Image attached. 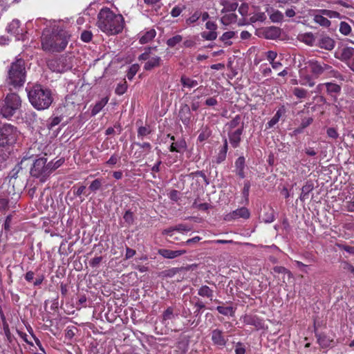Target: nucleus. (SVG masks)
Segmentation results:
<instances>
[{
  "mask_svg": "<svg viewBox=\"0 0 354 354\" xmlns=\"http://www.w3.org/2000/svg\"><path fill=\"white\" fill-rule=\"evenodd\" d=\"M277 53L275 51L269 50L266 53L267 59L270 62V63L274 61L275 59L277 58Z\"/></svg>",
  "mask_w": 354,
  "mask_h": 354,
  "instance_id": "nucleus-54",
  "label": "nucleus"
},
{
  "mask_svg": "<svg viewBox=\"0 0 354 354\" xmlns=\"http://www.w3.org/2000/svg\"><path fill=\"white\" fill-rule=\"evenodd\" d=\"M201 17V13L199 12H194L190 17H189L186 22L188 25H190L199 19Z\"/></svg>",
  "mask_w": 354,
  "mask_h": 354,
  "instance_id": "nucleus-46",
  "label": "nucleus"
},
{
  "mask_svg": "<svg viewBox=\"0 0 354 354\" xmlns=\"http://www.w3.org/2000/svg\"><path fill=\"white\" fill-rule=\"evenodd\" d=\"M284 15L283 14L278 10H274L272 9L271 12L270 13V19L273 23H280L283 21Z\"/></svg>",
  "mask_w": 354,
  "mask_h": 354,
  "instance_id": "nucleus-24",
  "label": "nucleus"
},
{
  "mask_svg": "<svg viewBox=\"0 0 354 354\" xmlns=\"http://www.w3.org/2000/svg\"><path fill=\"white\" fill-rule=\"evenodd\" d=\"M174 229L178 232H188L191 230L189 227L184 224H179L174 227Z\"/></svg>",
  "mask_w": 354,
  "mask_h": 354,
  "instance_id": "nucleus-56",
  "label": "nucleus"
},
{
  "mask_svg": "<svg viewBox=\"0 0 354 354\" xmlns=\"http://www.w3.org/2000/svg\"><path fill=\"white\" fill-rule=\"evenodd\" d=\"M151 133V130L149 127H140L138 131V136H145L149 135Z\"/></svg>",
  "mask_w": 354,
  "mask_h": 354,
  "instance_id": "nucleus-50",
  "label": "nucleus"
},
{
  "mask_svg": "<svg viewBox=\"0 0 354 354\" xmlns=\"http://www.w3.org/2000/svg\"><path fill=\"white\" fill-rule=\"evenodd\" d=\"M217 36L216 31H204L201 32V37L207 41H214L216 39Z\"/></svg>",
  "mask_w": 354,
  "mask_h": 354,
  "instance_id": "nucleus-32",
  "label": "nucleus"
},
{
  "mask_svg": "<svg viewBox=\"0 0 354 354\" xmlns=\"http://www.w3.org/2000/svg\"><path fill=\"white\" fill-rule=\"evenodd\" d=\"M221 23L225 26H228L236 21V15L234 13H227L221 19Z\"/></svg>",
  "mask_w": 354,
  "mask_h": 354,
  "instance_id": "nucleus-28",
  "label": "nucleus"
},
{
  "mask_svg": "<svg viewBox=\"0 0 354 354\" xmlns=\"http://www.w3.org/2000/svg\"><path fill=\"white\" fill-rule=\"evenodd\" d=\"M245 348L241 343H238L236 345L235 348V354H245Z\"/></svg>",
  "mask_w": 354,
  "mask_h": 354,
  "instance_id": "nucleus-57",
  "label": "nucleus"
},
{
  "mask_svg": "<svg viewBox=\"0 0 354 354\" xmlns=\"http://www.w3.org/2000/svg\"><path fill=\"white\" fill-rule=\"evenodd\" d=\"M263 220L265 223H272V221H274V216L273 214V210L270 209L268 212H266L263 217Z\"/></svg>",
  "mask_w": 354,
  "mask_h": 354,
  "instance_id": "nucleus-43",
  "label": "nucleus"
},
{
  "mask_svg": "<svg viewBox=\"0 0 354 354\" xmlns=\"http://www.w3.org/2000/svg\"><path fill=\"white\" fill-rule=\"evenodd\" d=\"M64 159H59L57 160H56L55 162H53V161H51V162H49V166L50 168V171H51V173L55 171V169H57V168H59L63 163H64Z\"/></svg>",
  "mask_w": 354,
  "mask_h": 354,
  "instance_id": "nucleus-42",
  "label": "nucleus"
},
{
  "mask_svg": "<svg viewBox=\"0 0 354 354\" xmlns=\"http://www.w3.org/2000/svg\"><path fill=\"white\" fill-rule=\"evenodd\" d=\"M216 310L219 313L223 315H232L233 313V308L232 306H218L216 308Z\"/></svg>",
  "mask_w": 354,
  "mask_h": 354,
  "instance_id": "nucleus-35",
  "label": "nucleus"
},
{
  "mask_svg": "<svg viewBox=\"0 0 354 354\" xmlns=\"http://www.w3.org/2000/svg\"><path fill=\"white\" fill-rule=\"evenodd\" d=\"M190 109L187 106H185L183 109H182L180 112V119L183 124H188L190 120Z\"/></svg>",
  "mask_w": 354,
  "mask_h": 354,
  "instance_id": "nucleus-29",
  "label": "nucleus"
},
{
  "mask_svg": "<svg viewBox=\"0 0 354 354\" xmlns=\"http://www.w3.org/2000/svg\"><path fill=\"white\" fill-rule=\"evenodd\" d=\"M210 135H211V131H209V129L208 128H205L204 129H203V131L199 134V136L198 137V141L202 142L206 140L207 139H208V138L210 136Z\"/></svg>",
  "mask_w": 354,
  "mask_h": 354,
  "instance_id": "nucleus-38",
  "label": "nucleus"
},
{
  "mask_svg": "<svg viewBox=\"0 0 354 354\" xmlns=\"http://www.w3.org/2000/svg\"><path fill=\"white\" fill-rule=\"evenodd\" d=\"M50 167L49 163H47V158L44 157L37 158L30 169V174L41 182H45L52 174Z\"/></svg>",
  "mask_w": 354,
  "mask_h": 354,
  "instance_id": "nucleus-6",
  "label": "nucleus"
},
{
  "mask_svg": "<svg viewBox=\"0 0 354 354\" xmlns=\"http://www.w3.org/2000/svg\"><path fill=\"white\" fill-rule=\"evenodd\" d=\"M174 317V309L172 307H168L162 314L163 321L171 319Z\"/></svg>",
  "mask_w": 354,
  "mask_h": 354,
  "instance_id": "nucleus-41",
  "label": "nucleus"
},
{
  "mask_svg": "<svg viewBox=\"0 0 354 354\" xmlns=\"http://www.w3.org/2000/svg\"><path fill=\"white\" fill-rule=\"evenodd\" d=\"M242 133L243 130H241V128L227 133L229 141L234 148H236L239 146Z\"/></svg>",
  "mask_w": 354,
  "mask_h": 354,
  "instance_id": "nucleus-14",
  "label": "nucleus"
},
{
  "mask_svg": "<svg viewBox=\"0 0 354 354\" xmlns=\"http://www.w3.org/2000/svg\"><path fill=\"white\" fill-rule=\"evenodd\" d=\"M335 57L340 61L344 62L347 66L354 72V48L352 47L343 46L339 48Z\"/></svg>",
  "mask_w": 354,
  "mask_h": 354,
  "instance_id": "nucleus-10",
  "label": "nucleus"
},
{
  "mask_svg": "<svg viewBox=\"0 0 354 354\" xmlns=\"http://www.w3.org/2000/svg\"><path fill=\"white\" fill-rule=\"evenodd\" d=\"M324 73L335 77L339 74L331 66L316 59H310L305 63V66L301 68L299 71V84L312 87L315 84L314 77H318Z\"/></svg>",
  "mask_w": 354,
  "mask_h": 354,
  "instance_id": "nucleus-2",
  "label": "nucleus"
},
{
  "mask_svg": "<svg viewBox=\"0 0 354 354\" xmlns=\"http://www.w3.org/2000/svg\"><path fill=\"white\" fill-rule=\"evenodd\" d=\"M28 97L30 104L37 110L48 109L53 101L51 91L40 84L33 86L28 91Z\"/></svg>",
  "mask_w": 354,
  "mask_h": 354,
  "instance_id": "nucleus-4",
  "label": "nucleus"
},
{
  "mask_svg": "<svg viewBox=\"0 0 354 354\" xmlns=\"http://www.w3.org/2000/svg\"><path fill=\"white\" fill-rule=\"evenodd\" d=\"M102 258L101 257H97L93 259H92L90 261V265L92 267H96L101 261Z\"/></svg>",
  "mask_w": 354,
  "mask_h": 354,
  "instance_id": "nucleus-63",
  "label": "nucleus"
},
{
  "mask_svg": "<svg viewBox=\"0 0 354 354\" xmlns=\"http://www.w3.org/2000/svg\"><path fill=\"white\" fill-rule=\"evenodd\" d=\"M124 219L128 223H131L133 220V214L131 212H126L124 215Z\"/></svg>",
  "mask_w": 354,
  "mask_h": 354,
  "instance_id": "nucleus-59",
  "label": "nucleus"
},
{
  "mask_svg": "<svg viewBox=\"0 0 354 354\" xmlns=\"http://www.w3.org/2000/svg\"><path fill=\"white\" fill-rule=\"evenodd\" d=\"M35 25L38 28L41 25L46 26L41 37V47L44 50L60 52L66 48L71 34L63 23L37 19L35 21Z\"/></svg>",
  "mask_w": 354,
  "mask_h": 354,
  "instance_id": "nucleus-1",
  "label": "nucleus"
},
{
  "mask_svg": "<svg viewBox=\"0 0 354 354\" xmlns=\"http://www.w3.org/2000/svg\"><path fill=\"white\" fill-rule=\"evenodd\" d=\"M120 160V157L118 155H113L111 158L106 161V165L109 166H113L116 165Z\"/></svg>",
  "mask_w": 354,
  "mask_h": 354,
  "instance_id": "nucleus-47",
  "label": "nucleus"
},
{
  "mask_svg": "<svg viewBox=\"0 0 354 354\" xmlns=\"http://www.w3.org/2000/svg\"><path fill=\"white\" fill-rule=\"evenodd\" d=\"M285 15L287 17L291 18L295 16L296 12L295 9L292 7L290 8L286 9L285 12Z\"/></svg>",
  "mask_w": 354,
  "mask_h": 354,
  "instance_id": "nucleus-64",
  "label": "nucleus"
},
{
  "mask_svg": "<svg viewBox=\"0 0 354 354\" xmlns=\"http://www.w3.org/2000/svg\"><path fill=\"white\" fill-rule=\"evenodd\" d=\"M198 295L201 297H206L212 299L213 297V290L207 286H202L198 290Z\"/></svg>",
  "mask_w": 354,
  "mask_h": 354,
  "instance_id": "nucleus-27",
  "label": "nucleus"
},
{
  "mask_svg": "<svg viewBox=\"0 0 354 354\" xmlns=\"http://www.w3.org/2000/svg\"><path fill=\"white\" fill-rule=\"evenodd\" d=\"M327 136L333 139H336L339 136L337 130L333 127H329L326 131Z\"/></svg>",
  "mask_w": 354,
  "mask_h": 354,
  "instance_id": "nucleus-48",
  "label": "nucleus"
},
{
  "mask_svg": "<svg viewBox=\"0 0 354 354\" xmlns=\"http://www.w3.org/2000/svg\"><path fill=\"white\" fill-rule=\"evenodd\" d=\"M186 253L184 250H171L168 249L159 250L158 254L167 259H174Z\"/></svg>",
  "mask_w": 354,
  "mask_h": 354,
  "instance_id": "nucleus-16",
  "label": "nucleus"
},
{
  "mask_svg": "<svg viewBox=\"0 0 354 354\" xmlns=\"http://www.w3.org/2000/svg\"><path fill=\"white\" fill-rule=\"evenodd\" d=\"M7 31L14 35L17 40H23L24 38V30L20 27L18 19H14L8 24Z\"/></svg>",
  "mask_w": 354,
  "mask_h": 354,
  "instance_id": "nucleus-12",
  "label": "nucleus"
},
{
  "mask_svg": "<svg viewBox=\"0 0 354 354\" xmlns=\"http://www.w3.org/2000/svg\"><path fill=\"white\" fill-rule=\"evenodd\" d=\"M299 39L304 44L313 46L316 44L317 41L315 37L312 32H306L299 35Z\"/></svg>",
  "mask_w": 354,
  "mask_h": 354,
  "instance_id": "nucleus-19",
  "label": "nucleus"
},
{
  "mask_svg": "<svg viewBox=\"0 0 354 354\" xmlns=\"http://www.w3.org/2000/svg\"><path fill=\"white\" fill-rule=\"evenodd\" d=\"M186 147L185 142L181 140L177 142H173L170 146V151L173 152H180L182 149Z\"/></svg>",
  "mask_w": 354,
  "mask_h": 354,
  "instance_id": "nucleus-30",
  "label": "nucleus"
},
{
  "mask_svg": "<svg viewBox=\"0 0 354 354\" xmlns=\"http://www.w3.org/2000/svg\"><path fill=\"white\" fill-rule=\"evenodd\" d=\"M180 82L184 87L189 88H194L198 85V82L195 80L183 75L180 78Z\"/></svg>",
  "mask_w": 354,
  "mask_h": 354,
  "instance_id": "nucleus-26",
  "label": "nucleus"
},
{
  "mask_svg": "<svg viewBox=\"0 0 354 354\" xmlns=\"http://www.w3.org/2000/svg\"><path fill=\"white\" fill-rule=\"evenodd\" d=\"M139 70V66L138 64H133L128 71L127 77L129 80H131Z\"/></svg>",
  "mask_w": 354,
  "mask_h": 354,
  "instance_id": "nucleus-37",
  "label": "nucleus"
},
{
  "mask_svg": "<svg viewBox=\"0 0 354 354\" xmlns=\"http://www.w3.org/2000/svg\"><path fill=\"white\" fill-rule=\"evenodd\" d=\"M169 198L174 201H178L179 199V192L177 190H172L169 193Z\"/></svg>",
  "mask_w": 354,
  "mask_h": 354,
  "instance_id": "nucleus-58",
  "label": "nucleus"
},
{
  "mask_svg": "<svg viewBox=\"0 0 354 354\" xmlns=\"http://www.w3.org/2000/svg\"><path fill=\"white\" fill-rule=\"evenodd\" d=\"M8 208V197L0 195V211H5Z\"/></svg>",
  "mask_w": 354,
  "mask_h": 354,
  "instance_id": "nucleus-40",
  "label": "nucleus"
},
{
  "mask_svg": "<svg viewBox=\"0 0 354 354\" xmlns=\"http://www.w3.org/2000/svg\"><path fill=\"white\" fill-rule=\"evenodd\" d=\"M313 121V119L312 118H304L301 123V130H297V132H300L302 129H305L306 127H308Z\"/></svg>",
  "mask_w": 354,
  "mask_h": 354,
  "instance_id": "nucleus-49",
  "label": "nucleus"
},
{
  "mask_svg": "<svg viewBox=\"0 0 354 354\" xmlns=\"http://www.w3.org/2000/svg\"><path fill=\"white\" fill-rule=\"evenodd\" d=\"M101 185H102L101 180L100 179H95L90 185L89 189L93 192H95L100 188Z\"/></svg>",
  "mask_w": 354,
  "mask_h": 354,
  "instance_id": "nucleus-44",
  "label": "nucleus"
},
{
  "mask_svg": "<svg viewBox=\"0 0 354 354\" xmlns=\"http://www.w3.org/2000/svg\"><path fill=\"white\" fill-rule=\"evenodd\" d=\"M324 88H326L327 92L329 93H337L341 89L339 85L330 82L320 84L317 86V89L319 91H322Z\"/></svg>",
  "mask_w": 354,
  "mask_h": 354,
  "instance_id": "nucleus-18",
  "label": "nucleus"
},
{
  "mask_svg": "<svg viewBox=\"0 0 354 354\" xmlns=\"http://www.w3.org/2000/svg\"><path fill=\"white\" fill-rule=\"evenodd\" d=\"M234 35L235 32L233 31L225 32L222 35L221 39L225 44L230 45L232 42H230L229 41L234 37Z\"/></svg>",
  "mask_w": 354,
  "mask_h": 354,
  "instance_id": "nucleus-36",
  "label": "nucleus"
},
{
  "mask_svg": "<svg viewBox=\"0 0 354 354\" xmlns=\"http://www.w3.org/2000/svg\"><path fill=\"white\" fill-rule=\"evenodd\" d=\"M193 207L199 210H207L209 208V204L206 203H198L195 201L193 204Z\"/></svg>",
  "mask_w": 354,
  "mask_h": 354,
  "instance_id": "nucleus-53",
  "label": "nucleus"
},
{
  "mask_svg": "<svg viewBox=\"0 0 354 354\" xmlns=\"http://www.w3.org/2000/svg\"><path fill=\"white\" fill-rule=\"evenodd\" d=\"M156 35V32L154 29H150L143 33L140 37V43L142 44H147L151 41Z\"/></svg>",
  "mask_w": 354,
  "mask_h": 354,
  "instance_id": "nucleus-21",
  "label": "nucleus"
},
{
  "mask_svg": "<svg viewBox=\"0 0 354 354\" xmlns=\"http://www.w3.org/2000/svg\"><path fill=\"white\" fill-rule=\"evenodd\" d=\"M315 46L326 50H332L335 46V41L329 36L322 35L317 41Z\"/></svg>",
  "mask_w": 354,
  "mask_h": 354,
  "instance_id": "nucleus-13",
  "label": "nucleus"
},
{
  "mask_svg": "<svg viewBox=\"0 0 354 354\" xmlns=\"http://www.w3.org/2000/svg\"><path fill=\"white\" fill-rule=\"evenodd\" d=\"M127 89V84L126 82H123L118 84L115 88V93L117 95H123Z\"/></svg>",
  "mask_w": 354,
  "mask_h": 354,
  "instance_id": "nucleus-39",
  "label": "nucleus"
},
{
  "mask_svg": "<svg viewBox=\"0 0 354 354\" xmlns=\"http://www.w3.org/2000/svg\"><path fill=\"white\" fill-rule=\"evenodd\" d=\"M161 59L158 56L149 57L148 61L145 64L144 68L147 71L151 70L152 68L159 66L160 64Z\"/></svg>",
  "mask_w": 354,
  "mask_h": 354,
  "instance_id": "nucleus-20",
  "label": "nucleus"
},
{
  "mask_svg": "<svg viewBox=\"0 0 354 354\" xmlns=\"http://www.w3.org/2000/svg\"><path fill=\"white\" fill-rule=\"evenodd\" d=\"M241 128V130L243 129V125L241 122V118L239 115H236L234 118L227 122L225 126V131L227 133L229 131H233L235 129H239Z\"/></svg>",
  "mask_w": 354,
  "mask_h": 354,
  "instance_id": "nucleus-15",
  "label": "nucleus"
},
{
  "mask_svg": "<svg viewBox=\"0 0 354 354\" xmlns=\"http://www.w3.org/2000/svg\"><path fill=\"white\" fill-rule=\"evenodd\" d=\"M12 218L11 216H8L3 224V227L6 231H9L10 229Z\"/></svg>",
  "mask_w": 354,
  "mask_h": 354,
  "instance_id": "nucleus-62",
  "label": "nucleus"
},
{
  "mask_svg": "<svg viewBox=\"0 0 354 354\" xmlns=\"http://www.w3.org/2000/svg\"><path fill=\"white\" fill-rule=\"evenodd\" d=\"M254 21L263 22L266 19V16L264 12H258L252 17Z\"/></svg>",
  "mask_w": 354,
  "mask_h": 354,
  "instance_id": "nucleus-52",
  "label": "nucleus"
},
{
  "mask_svg": "<svg viewBox=\"0 0 354 354\" xmlns=\"http://www.w3.org/2000/svg\"><path fill=\"white\" fill-rule=\"evenodd\" d=\"M236 170L239 169H244L245 167V158L243 156H241L237 158L235 162Z\"/></svg>",
  "mask_w": 354,
  "mask_h": 354,
  "instance_id": "nucleus-51",
  "label": "nucleus"
},
{
  "mask_svg": "<svg viewBox=\"0 0 354 354\" xmlns=\"http://www.w3.org/2000/svg\"><path fill=\"white\" fill-rule=\"evenodd\" d=\"M309 15L313 17L315 23L324 28H328L331 24V22L328 18L339 17V12L326 9L311 10L309 12Z\"/></svg>",
  "mask_w": 354,
  "mask_h": 354,
  "instance_id": "nucleus-8",
  "label": "nucleus"
},
{
  "mask_svg": "<svg viewBox=\"0 0 354 354\" xmlns=\"http://www.w3.org/2000/svg\"><path fill=\"white\" fill-rule=\"evenodd\" d=\"M19 136V131L14 126L6 124L0 127V146L12 145Z\"/></svg>",
  "mask_w": 354,
  "mask_h": 354,
  "instance_id": "nucleus-9",
  "label": "nucleus"
},
{
  "mask_svg": "<svg viewBox=\"0 0 354 354\" xmlns=\"http://www.w3.org/2000/svg\"><path fill=\"white\" fill-rule=\"evenodd\" d=\"M93 35L91 31L84 30L81 34V39L84 42H88L91 40Z\"/></svg>",
  "mask_w": 354,
  "mask_h": 354,
  "instance_id": "nucleus-45",
  "label": "nucleus"
},
{
  "mask_svg": "<svg viewBox=\"0 0 354 354\" xmlns=\"http://www.w3.org/2000/svg\"><path fill=\"white\" fill-rule=\"evenodd\" d=\"M109 101V97H105L102 98L100 100H99L96 104L94 105L91 113L93 115H95L97 114L103 108L104 106L107 104Z\"/></svg>",
  "mask_w": 354,
  "mask_h": 354,
  "instance_id": "nucleus-23",
  "label": "nucleus"
},
{
  "mask_svg": "<svg viewBox=\"0 0 354 354\" xmlns=\"http://www.w3.org/2000/svg\"><path fill=\"white\" fill-rule=\"evenodd\" d=\"M97 26L106 35H117L124 28V18L122 15L114 13L109 8H102L97 15Z\"/></svg>",
  "mask_w": 354,
  "mask_h": 354,
  "instance_id": "nucleus-3",
  "label": "nucleus"
},
{
  "mask_svg": "<svg viewBox=\"0 0 354 354\" xmlns=\"http://www.w3.org/2000/svg\"><path fill=\"white\" fill-rule=\"evenodd\" d=\"M351 26L346 21H342L339 24V32L344 35H348L351 32Z\"/></svg>",
  "mask_w": 354,
  "mask_h": 354,
  "instance_id": "nucleus-31",
  "label": "nucleus"
},
{
  "mask_svg": "<svg viewBox=\"0 0 354 354\" xmlns=\"http://www.w3.org/2000/svg\"><path fill=\"white\" fill-rule=\"evenodd\" d=\"M274 272H278V273H286V274H288L289 276H290V275H291L290 272H289V271H288L287 269H286L284 267H281V266H277V267H274Z\"/></svg>",
  "mask_w": 354,
  "mask_h": 354,
  "instance_id": "nucleus-61",
  "label": "nucleus"
},
{
  "mask_svg": "<svg viewBox=\"0 0 354 354\" xmlns=\"http://www.w3.org/2000/svg\"><path fill=\"white\" fill-rule=\"evenodd\" d=\"M212 340L214 344L221 346H224L227 343L221 330L218 329H215L212 332Z\"/></svg>",
  "mask_w": 354,
  "mask_h": 354,
  "instance_id": "nucleus-17",
  "label": "nucleus"
},
{
  "mask_svg": "<svg viewBox=\"0 0 354 354\" xmlns=\"http://www.w3.org/2000/svg\"><path fill=\"white\" fill-rule=\"evenodd\" d=\"M48 66L52 71L60 73H64L72 68L70 59L65 57L50 60Z\"/></svg>",
  "mask_w": 354,
  "mask_h": 354,
  "instance_id": "nucleus-11",
  "label": "nucleus"
},
{
  "mask_svg": "<svg viewBox=\"0 0 354 354\" xmlns=\"http://www.w3.org/2000/svg\"><path fill=\"white\" fill-rule=\"evenodd\" d=\"M21 100L16 93L8 94L6 99L3 106L0 109V114L3 118H9L12 117L21 107Z\"/></svg>",
  "mask_w": 354,
  "mask_h": 354,
  "instance_id": "nucleus-7",
  "label": "nucleus"
},
{
  "mask_svg": "<svg viewBox=\"0 0 354 354\" xmlns=\"http://www.w3.org/2000/svg\"><path fill=\"white\" fill-rule=\"evenodd\" d=\"M313 189V185L311 183H306L301 188V192L299 196V199L301 201H305L308 198L309 193Z\"/></svg>",
  "mask_w": 354,
  "mask_h": 354,
  "instance_id": "nucleus-25",
  "label": "nucleus"
},
{
  "mask_svg": "<svg viewBox=\"0 0 354 354\" xmlns=\"http://www.w3.org/2000/svg\"><path fill=\"white\" fill-rule=\"evenodd\" d=\"M183 40V37L180 35H176L169 39L167 41V44L169 47H174L176 45L181 42Z\"/></svg>",
  "mask_w": 354,
  "mask_h": 354,
  "instance_id": "nucleus-33",
  "label": "nucleus"
},
{
  "mask_svg": "<svg viewBox=\"0 0 354 354\" xmlns=\"http://www.w3.org/2000/svg\"><path fill=\"white\" fill-rule=\"evenodd\" d=\"M25 77L24 61L22 59H17L12 63L9 68L7 82L14 87L21 86L25 82Z\"/></svg>",
  "mask_w": 354,
  "mask_h": 354,
  "instance_id": "nucleus-5",
  "label": "nucleus"
},
{
  "mask_svg": "<svg viewBox=\"0 0 354 354\" xmlns=\"http://www.w3.org/2000/svg\"><path fill=\"white\" fill-rule=\"evenodd\" d=\"M205 28L209 31H216L217 25L214 21H208L205 24Z\"/></svg>",
  "mask_w": 354,
  "mask_h": 354,
  "instance_id": "nucleus-55",
  "label": "nucleus"
},
{
  "mask_svg": "<svg viewBox=\"0 0 354 354\" xmlns=\"http://www.w3.org/2000/svg\"><path fill=\"white\" fill-rule=\"evenodd\" d=\"M230 216L234 219L239 218H248L250 216V212L247 208L241 207L234 211Z\"/></svg>",
  "mask_w": 354,
  "mask_h": 354,
  "instance_id": "nucleus-22",
  "label": "nucleus"
},
{
  "mask_svg": "<svg viewBox=\"0 0 354 354\" xmlns=\"http://www.w3.org/2000/svg\"><path fill=\"white\" fill-rule=\"evenodd\" d=\"M250 188V183L249 181H246L244 183V187L243 189V194L245 197H248L249 194V191Z\"/></svg>",
  "mask_w": 354,
  "mask_h": 354,
  "instance_id": "nucleus-60",
  "label": "nucleus"
},
{
  "mask_svg": "<svg viewBox=\"0 0 354 354\" xmlns=\"http://www.w3.org/2000/svg\"><path fill=\"white\" fill-rule=\"evenodd\" d=\"M293 94L299 99H304L307 97L308 92L302 88L296 87L293 89Z\"/></svg>",
  "mask_w": 354,
  "mask_h": 354,
  "instance_id": "nucleus-34",
  "label": "nucleus"
}]
</instances>
